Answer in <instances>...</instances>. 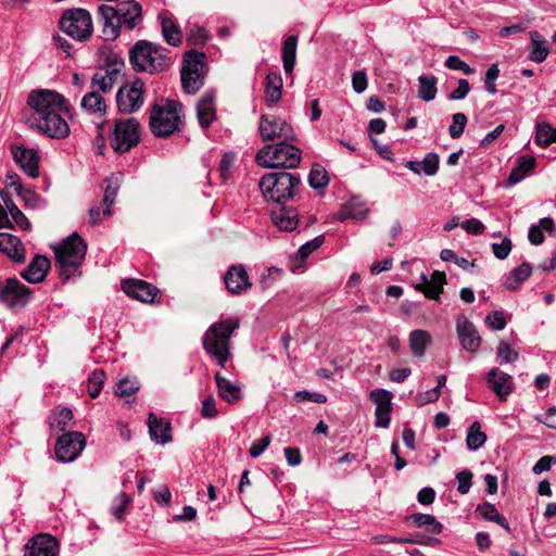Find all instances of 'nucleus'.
I'll list each match as a JSON object with an SVG mask.
<instances>
[{
  "mask_svg": "<svg viewBox=\"0 0 556 556\" xmlns=\"http://www.w3.org/2000/svg\"><path fill=\"white\" fill-rule=\"evenodd\" d=\"M27 104L34 110L33 125L40 134L53 139L70 135V126L62 117V113L68 114L71 111L64 96L49 89L33 90Z\"/></svg>",
  "mask_w": 556,
  "mask_h": 556,
  "instance_id": "nucleus-1",
  "label": "nucleus"
},
{
  "mask_svg": "<svg viewBox=\"0 0 556 556\" xmlns=\"http://www.w3.org/2000/svg\"><path fill=\"white\" fill-rule=\"evenodd\" d=\"M105 39L114 40L119 36L121 28L132 30L142 20V8L135 0L118 2L116 5L102 4L98 9Z\"/></svg>",
  "mask_w": 556,
  "mask_h": 556,
  "instance_id": "nucleus-2",
  "label": "nucleus"
},
{
  "mask_svg": "<svg viewBox=\"0 0 556 556\" xmlns=\"http://www.w3.org/2000/svg\"><path fill=\"white\" fill-rule=\"evenodd\" d=\"M238 328L239 320L228 318L212 324L202 338L203 349L220 367H225L231 356L230 340Z\"/></svg>",
  "mask_w": 556,
  "mask_h": 556,
  "instance_id": "nucleus-3",
  "label": "nucleus"
},
{
  "mask_svg": "<svg viewBox=\"0 0 556 556\" xmlns=\"http://www.w3.org/2000/svg\"><path fill=\"white\" fill-rule=\"evenodd\" d=\"M87 253V243L76 232L64 239L55 249L54 254L60 277L68 280L81 275V264Z\"/></svg>",
  "mask_w": 556,
  "mask_h": 556,
  "instance_id": "nucleus-4",
  "label": "nucleus"
},
{
  "mask_svg": "<svg viewBox=\"0 0 556 556\" xmlns=\"http://www.w3.org/2000/svg\"><path fill=\"white\" fill-rule=\"evenodd\" d=\"M167 49L147 40L137 41L129 51V61L137 72L155 74L169 66Z\"/></svg>",
  "mask_w": 556,
  "mask_h": 556,
  "instance_id": "nucleus-5",
  "label": "nucleus"
},
{
  "mask_svg": "<svg viewBox=\"0 0 556 556\" xmlns=\"http://www.w3.org/2000/svg\"><path fill=\"white\" fill-rule=\"evenodd\" d=\"M258 186L265 199L277 204L294 199L302 184L299 175L282 169L265 174Z\"/></svg>",
  "mask_w": 556,
  "mask_h": 556,
  "instance_id": "nucleus-6",
  "label": "nucleus"
},
{
  "mask_svg": "<svg viewBox=\"0 0 556 556\" xmlns=\"http://www.w3.org/2000/svg\"><path fill=\"white\" fill-rule=\"evenodd\" d=\"M295 140L265 144L256 152L255 162L264 168H295L301 162L302 152Z\"/></svg>",
  "mask_w": 556,
  "mask_h": 556,
  "instance_id": "nucleus-7",
  "label": "nucleus"
},
{
  "mask_svg": "<svg viewBox=\"0 0 556 556\" xmlns=\"http://www.w3.org/2000/svg\"><path fill=\"white\" fill-rule=\"evenodd\" d=\"M182 106L176 101H166L165 104H154L150 111L149 125L155 137L173 135L181 122Z\"/></svg>",
  "mask_w": 556,
  "mask_h": 556,
  "instance_id": "nucleus-8",
  "label": "nucleus"
},
{
  "mask_svg": "<svg viewBox=\"0 0 556 556\" xmlns=\"http://www.w3.org/2000/svg\"><path fill=\"white\" fill-rule=\"evenodd\" d=\"M205 54L195 50L185 53L180 78L184 90L189 94L197 93L204 85Z\"/></svg>",
  "mask_w": 556,
  "mask_h": 556,
  "instance_id": "nucleus-9",
  "label": "nucleus"
},
{
  "mask_svg": "<svg viewBox=\"0 0 556 556\" xmlns=\"http://www.w3.org/2000/svg\"><path fill=\"white\" fill-rule=\"evenodd\" d=\"M140 141V125L134 117L116 119L109 132V142L116 153H125Z\"/></svg>",
  "mask_w": 556,
  "mask_h": 556,
  "instance_id": "nucleus-10",
  "label": "nucleus"
},
{
  "mask_svg": "<svg viewBox=\"0 0 556 556\" xmlns=\"http://www.w3.org/2000/svg\"><path fill=\"white\" fill-rule=\"evenodd\" d=\"M60 28L76 40H85L92 33L91 15L85 9L68 10L60 21Z\"/></svg>",
  "mask_w": 556,
  "mask_h": 556,
  "instance_id": "nucleus-11",
  "label": "nucleus"
},
{
  "mask_svg": "<svg viewBox=\"0 0 556 556\" xmlns=\"http://www.w3.org/2000/svg\"><path fill=\"white\" fill-rule=\"evenodd\" d=\"M146 98L144 83L136 78L123 85L116 93L117 109L123 114H132L143 104Z\"/></svg>",
  "mask_w": 556,
  "mask_h": 556,
  "instance_id": "nucleus-12",
  "label": "nucleus"
},
{
  "mask_svg": "<svg viewBox=\"0 0 556 556\" xmlns=\"http://www.w3.org/2000/svg\"><path fill=\"white\" fill-rule=\"evenodd\" d=\"M258 134L263 141H286L295 140L296 136L292 126L285 119L270 115L263 114L258 123Z\"/></svg>",
  "mask_w": 556,
  "mask_h": 556,
  "instance_id": "nucleus-13",
  "label": "nucleus"
},
{
  "mask_svg": "<svg viewBox=\"0 0 556 556\" xmlns=\"http://www.w3.org/2000/svg\"><path fill=\"white\" fill-rule=\"evenodd\" d=\"M86 445L85 437L78 431H68L62 434L55 443V456L61 463L74 462Z\"/></svg>",
  "mask_w": 556,
  "mask_h": 556,
  "instance_id": "nucleus-14",
  "label": "nucleus"
},
{
  "mask_svg": "<svg viewBox=\"0 0 556 556\" xmlns=\"http://www.w3.org/2000/svg\"><path fill=\"white\" fill-rule=\"evenodd\" d=\"M30 291L18 279L0 281V302L11 309L22 308L29 301Z\"/></svg>",
  "mask_w": 556,
  "mask_h": 556,
  "instance_id": "nucleus-15",
  "label": "nucleus"
},
{
  "mask_svg": "<svg viewBox=\"0 0 556 556\" xmlns=\"http://www.w3.org/2000/svg\"><path fill=\"white\" fill-rule=\"evenodd\" d=\"M59 544L54 536L42 533L33 536L25 545L24 556H58Z\"/></svg>",
  "mask_w": 556,
  "mask_h": 556,
  "instance_id": "nucleus-16",
  "label": "nucleus"
},
{
  "mask_svg": "<svg viewBox=\"0 0 556 556\" xmlns=\"http://www.w3.org/2000/svg\"><path fill=\"white\" fill-rule=\"evenodd\" d=\"M456 331L464 350L475 353L481 345V338L476 326L466 317L459 316L456 320Z\"/></svg>",
  "mask_w": 556,
  "mask_h": 556,
  "instance_id": "nucleus-17",
  "label": "nucleus"
},
{
  "mask_svg": "<svg viewBox=\"0 0 556 556\" xmlns=\"http://www.w3.org/2000/svg\"><path fill=\"white\" fill-rule=\"evenodd\" d=\"M224 283L230 294H241L252 287L249 275L241 264L232 265L227 269Z\"/></svg>",
  "mask_w": 556,
  "mask_h": 556,
  "instance_id": "nucleus-18",
  "label": "nucleus"
},
{
  "mask_svg": "<svg viewBox=\"0 0 556 556\" xmlns=\"http://www.w3.org/2000/svg\"><path fill=\"white\" fill-rule=\"evenodd\" d=\"M123 291L138 301L151 303L159 293V289L140 279H126L122 281Z\"/></svg>",
  "mask_w": 556,
  "mask_h": 556,
  "instance_id": "nucleus-19",
  "label": "nucleus"
},
{
  "mask_svg": "<svg viewBox=\"0 0 556 556\" xmlns=\"http://www.w3.org/2000/svg\"><path fill=\"white\" fill-rule=\"evenodd\" d=\"M12 154L14 161L20 165L26 175L36 178L39 175V156L33 149L23 146H13Z\"/></svg>",
  "mask_w": 556,
  "mask_h": 556,
  "instance_id": "nucleus-20",
  "label": "nucleus"
},
{
  "mask_svg": "<svg viewBox=\"0 0 556 556\" xmlns=\"http://www.w3.org/2000/svg\"><path fill=\"white\" fill-rule=\"evenodd\" d=\"M271 220L277 228L283 231H292L299 224V214L293 206L277 203L271 210Z\"/></svg>",
  "mask_w": 556,
  "mask_h": 556,
  "instance_id": "nucleus-21",
  "label": "nucleus"
},
{
  "mask_svg": "<svg viewBox=\"0 0 556 556\" xmlns=\"http://www.w3.org/2000/svg\"><path fill=\"white\" fill-rule=\"evenodd\" d=\"M488 387L504 401L513 391V377L498 368H492L486 376Z\"/></svg>",
  "mask_w": 556,
  "mask_h": 556,
  "instance_id": "nucleus-22",
  "label": "nucleus"
},
{
  "mask_svg": "<svg viewBox=\"0 0 556 556\" xmlns=\"http://www.w3.org/2000/svg\"><path fill=\"white\" fill-rule=\"evenodd\" d=\"M446 282V277L443 271L435 270L431 277L422 273L420 275V283L416 285V290L421 291L427 298L438 300L443 291V285Z\"/></svg>",
  "mask_w": 556,
  "mask_h": 556,
  "instance_id": "nucleus-23",
  "label": "nucleus"
},
{
  "mask_svg": "<svg viewBox=\"0 0 556 556\" xmlns=\"http://www.w3.org/2000/svg\"><path fill=\"white\" fill-rule=\"evenodd\" d=\"M50 268V261L43 255H36L21 276L30 283L42 281Z\"/></svg>",
  "mask_w": 556,
  "mask_h": 556,
  "instance_id": "nucleus-24",
  "label": "nucleus"
},
{
  "mask_svg": "<svg viewBox=\"0 0 556 556\" xmlns=\"http://www.w3.org/2000/svg\"><path fill=\"white\" fill-rule=\"evenodd\" d=\"M0 251L7 254L12 261L23 263L25 261V250L20 238L16 236L1 232Z\"/></svg>",
  "mask_w": 556,
  "mask_h": 556,
  "instance_id": "nucleus-25",
  "label": "nucleus"
},
{
  "mask_svg": "<svg viewBox=\"0 0 556 556\" xmlns=\"http://www.w3.org/2000/svg\"><path fill=\"white\" fill-rule=\"evenodd\" d=\"M529 36H530V51L528 54V59L531 62L540 64L547 59V56L551 52L549 42L544 38L543 35H541L536 30H531L529 33Z\"/></svg>",
  "mask_w": 556,
  "mask_h": 556,
  "instance_id": "nucleus-26",
  "label": "nucleus"
},
{
  "mask_svg": "<svg viewBox=\"0 0 556 556\" xmlns=\"http://www.w3.org/2000/svg\"><path fill=\"white\" fill-rule=\"evenodd\" d=\"M149 433L153 441L166 444L172 441L170 424L163 418H159L154 413L148 417Z\"/></svg>",
  "mask_w": 556,
  "mask_h": 556,
  "instance_id": "nucleus-27",
  "label": "nucleus"
},
{
  "mask_svg": "<svg viewBox=\"0 0 556 556\" xmlns=\"http://www.w3.org/2000/svg\"><path fill=\"white\" fill-rule=\"evenodd\" d=\"M214 92H205L198 102L197 116L201 127L207 128L215 118Z\"/></svg>",
  "mask_w": 556,
  "mask_h": 556,
  "instance_id": "nucleus-28",
  "label": "nucleus"
},
{
  "mask_svg": "<svg viewBox=\"0 0 556 556\" xmlns=\"http://www.w3.org/2000/svg\"><path fill=\"white\" fill-rule=\"evenodd\" d=\"M215 381L217 386V392L219 397L226 401L229 404H235L241 399V390L240 388L232 383L227 378L223 377L220 372H216Z\"/></svg>",
  "mask_w": 556,
  "mask_h": 556,
  "instance_id": "nucleus-29",
  "label": "nucleus"
},
{
  "mask_svg": "<svg viewBox=\"0 0 556 556\" xmlns=\"http://www.w3.org/2000/svg\"><path fill=\"white\" fill-rule=\"evenodd\" d=\"M535 159L531 155H521L513 167L507 184L514 186L520 182L535 166Z\"/></svg>",
  "mask_w": 556,
  "mask_h": 556,
  "instance_id": "nucleus-30",
  "label": "nucleus"
},
{
  "mask_svg": "<svg viewBox=\"0 0 556 556\" xmlns=\"http://www.w3.org/2000/svg\"><path fill=\"white\" fill-rule=\"evenodd\" d=\"M1 200L4 203V207L10 214L12 220L23 230H27L30 228V223L28 218L24 215V213L17 207L14 203L12 197L4 190L0 191Z\"/></svg>",
  "mask_w": 556,
  "mask_h": 556,
  "instance_id": "nucleus-31",
  "label": "nucleus"
},
{
  "mask_svg": "<svg viewBox=\"0 0 556 556\" xmlns=\"http://www.w3.org/2000/svg\"><path fill=\"white\" fill-rule=\"evenodd\" d=\"M80 108L88 114L102 116L105 114L106 103L97 91H90L83 97Z\"/></svg>",
  "mask_w": 556,
  "mask_h": 556,
  "instance_id": "nucleus-32",
  "label": "nucleus"
},
{
  "mask_svg": "<svg viewBox=\"0 0 556 556\" xmlns=\"http://www.w3.org/2000/svg\"><path fill=\"white\" fill-rule=\"evenodd\" d=\"M531 273L532 268L527 262L515 267L504 278L505 288L511 291L518 289V287L531 276Z\"/></svg>",
  "mask_w": 556,
  "mask_h": 556,
  "instance_id": "nucleus-33",
  "label": "nucleus"
},
{
  "mask_svg": "<svg viewBox=\"0 0 556 556\" xmlns=\"http://www.w3.org/2000/svg\"><path fill=\"white\" fill-rule=\"evenodd\" d=\"M430 343L431 336L426 330L416 329L409 333V348L416 357H422Z\"/></svg>",
  "mask_w": 556,
  "mask_h": 556,
  "instance_id": "nucleus-34",
  "label": "nucleus"
},
{
  "mask_svg": "<svg viewBox=\"0 0 556 556\" xmlns=\"http://www.w3.org/2000/svg\"><path fill=\"white\" fill-rule=\"evenodd\" d=\"M282 79L276 73H269L266 76L265 98L269 104H275L281 99Z\"/></svg>",
  "mask_w": 556,
  "mask_h": 556,
  "instance_id": "nucleus-35",
  "label": "nucleus"
},
{
  "mask_svg": "<svg viewBox=\"0 0 556 556\" xmlns=\"http://www.w3.org/2000/svg\"><path fill=\"white\" fill-rule=\"evenodd\" d=\"M476 511L485 520L500 525L507 533H510L511 530L509 523L506 518L498 513L497 508L493 504L489 502L480 504Z\"/></svg>",
  "mask_w": 556,
  "mask_h": 556,
  "instance_id": "nucleus-36",
  "label": "nucleus"
},
{
  "mask_svg": "<svg viewBox=\"0 0 556 556\" xmlns=\"http://www.w3.org/2000/svg\"><path fill=\"white\" fill-rule=\"evenodd\" d=\"M416 527L424 528L427 532L432 534H440L443 526L437 520L433 515L430 514H413L408 517Z\"/></svg>",
  "mask_w": 556,
  "mask_h": 556,
  "instance_id": "nucleus-37",
  "label": "nucleus"
},
{
  "mask_svg": "<svg viewBox=\"0 0 556 556\" xmlns=\"http://www.w3.org/2000/svg\"><path fill=\"white\" fill-rule=\"evenodd\" d=\"M118 68H113L111 72L96 73L91 79L92 91H101L106 93L113 89Z\"/></svg>",
  "mask_w": 556,
  "mask_h": 556,
  "instance_id": "nucleus-38",
  "label": "nucleus"
},
{
  "mask_svg": "<svg viewBox=\"0 0 556 556\" xmlns=\"http://www.w3.org/2000/svg\"><path fill=\"white\" fill-rule=\"evenodd\" d=\"M298 37L288 36L282 46V63L287 74L292 73L296 59Z\"/></svg>",
  "mask_w": 556,
  "mask_h": 556,
  "instance_id": "nucleus-39",
  "label": "nucleus"
},
{
  "mask_svg": "<svg viewBox=\"0 0 556 556\" xmlns=\"http://www.w3.org/2000/svg\"><path fill=\"white\" fill-rule=\"evenodd\" d=\"M160 20L162 34L166 42L174 47L178 46L181 42V33L178 26L170 17L166 15L161 14Z\"/></svg>",
  "mask_w": 556,
  "mask_h": 556,
  "instance_id": "nucleus-40",
  "label": "nucleus"
},
{
  "mask_svg": "<svg viewBox=\"0 0 556 556\" xmlns=\"http://www.w3.org/2000/svg\"><path fill=\"white\" fill-rule=\"evenodd\" d=\"M418 81V97L426 102L434 100L437 96V77L433 75H420Z\"/></svg>",
  "mask_w": 556,
  "mask_h": 556,
  "instance_id": "nucleus-41",
  "label": "nucleus"
},
{
  "mask_svg": "<svg viewBox=\"0 0 556 556\" xmlns=\"http://www.w3.org/2000/svg\"><path fill=\"white\" fill-rule=\"evenodd\" d=\"M486 434L481 431L479 421H473L467 430L466 446L470 451H477L484 445Z\"/></svg>",
  "mask_w": 556,
  "mask_h": 556,
  "instance_id": "nucleus-42",
  "label": "nucleus"
},
{
  "mask_svg": "<svg viewBox=\"0 0 556 556\" xmlns=\"http://www.w3.org/2000/svg\"><path fill=\"white\" fill-rule=\"evenodd\" d=\"M308 184L316 191L326 189L329 184L327 170L320 165H314L308 174Z\"/></svg>",
  "mask_w": 556,
  "mask_h": 556,
  "instance_id": "nucleus-43",
  "label": "nucleus"
},
{
  "mask_svg": "<svg viewBox=\"0 0 556 556\" xmlns=\"http://www.w3.org/2000/svg\"><path fill=\"white\" fill-rule=\"evenodd\" d=\"M556 136V128L547 122L536 124L535 142L543 147H549L554 143L553 138Z\"/></svg>",
  "mask_w": 556,
  "mask_h": 556,
  "instance_id": "nucleus-44",
  "label": "nucleus"
},
{
  "mask_svg": "<svg viewBox=\"0 0 556 556\" xmlns=\"http://www.w3.org/2000/svg\"><path fill=\"white\" fill-rule=\"evenodd\" d=\"M105 380V372L102 369H96L88 379V393L92 399L99 396Z\"/></svg>",
  "mask_w": 556,
  "mask_h": 556,
  "instance_id": "nucleus-45",
  "label": "nucleus"
},
{
  "mask_svg": "<svg viewBox=\"0 0 556 556\" xmlns=\"http://www.w3.org/2000/svg\"><path fill=\"white\" fill-rule=\"evenodd\" d=\"M518 352L514 350L507 342L501 341L497 346L496 362L500 365L510 364L518 359Z\"/></svg>",
  "mask_w": 556,
  "mask_h": 556,
  "instance_id": "nucleus-46",
  "label": "nucleus"
},
{
  "mask_svg": "<svg viewBox=\"0 0 556 556\" xmlns=\"http://www.w3.org/2000/svg\"><path fill=\"white\" fill-rule=\"evenodd\" d=\"M139 388L140 384L136 378L126 377L118 381L115 394L119 397L131 396L139 390Z\"/></svg>",
  "mask_w": 556,
  "mask_h": 556,
  "instance_id": "nucleus-47",
  "label": "nucleus"
},
{
  "mask_svg": "<svg viewBox=\"0 0 556 556\" xmlns=\"http://www.w3.org/2000/svg\"><path fill=\"white\" fill-rule=\"evenodd\" d=\"M72 419V410L67 407H63L53 415L50 425L52 428H56L60 431H64Z\"/></svg>",
  "mask_w": 556,
  "mask_h": 556,
  "instance_id": "nucleus-48",
  "label": "nucleus"
},
{
  "mask_svg": "<svg viewBox=\"0 0 556 556\" xmlns=\"http://www.w3.org/2000/svg\"><path fill=\"white\" fill-rule=\"evenodd\" d=\"M467 116L464 113H455L452 117V124L448 127L450 136L453 139L459 138L466 128Z\"/></svg>",
  "mask_w": 556,
  "mask_h": 556,
  "instance_id": "nucleus-49",
  "label": "nucleus"
},
{
  "mask_svg": "<svg viewBox=\"0 0 556 556\" xmlns=\"http://www.w3.org/2000/svg\"><path fill=\"white\" fill-rule=\"evenodd\" d=\"M439 163L440 157L437 153H427L424 160L420 161L422 173H425L427 176H434L438 173Z\"/></svg>",
  "mask_w": 556,
  "mask_h": 556,
  "instance_id": "nucleus-50",
  "label": "nucleus"
},
{
  "mask_svg": "<svg viewBox=\"0 0 556 556\" xmlns=\"http://www.w3.org/2000/svg\"><path fill=\"white\" fill-rule=\"evenodd\" d=\"M370 400L376 408H391L392 393L384 389H376L370 392Z\"/></svg>",
  "mask_w": 556,
  "mask_h": 556,
  "instance_id": "nucleus-51",
  "label": "nucleus"
},
{
  "mask_svg": "<svg viewBox=\"0 0 556 556\" xmlns=\"http://www.w3.org/2000/svg\"><path fill=\"white\" fill-rule=\"evenodd\" d=\"M500 76V68L497 64H492L484 77V88L490 94H495L497 92L496 89V80Z\"/></svg>",
  "mask_w": 556,
  "mask_h": 556,
  "instance_id": "nucleus-52",
  "label": "nucleus"
},
{
  "mask_svg": "<svg viewBox=\"0 0 556 556\" xmlns=\"http://www.w3.org/2000/svg\"><path fill=\"white\" fill-rule=\"evenodd\" d=\"M485 324L495 331L503 330L506 327V319L502 311H493L485 317Z\"/></svg>",
  "mask_w": 556,
  "mask_h": 556,
  "instance_id": "nucleus-53",
  "label": "nucleus"
},
{
  "mask_svg": "<svg viewBox=\"0 0 556 556\" xmlns=\"http://www.w3.org/2000/svg\"><path fill=\"white\" fill-rule=\"evenodd\" d=\"M325 241V238L323 235L315 237L313 240L307 241L306 243L302 244L301 248L298 251V256H300L301 261H304L306 257H308L309 254H312L315 250L320 248Z\"/></svg>",
  "mask_w": 556,
  "mask_h": 556,
  "instance_id": "nucleus-54",
  "label": "nucleus"
},
{
  "mask_svg": "<svg viewBox=\"0 0 556 556\" xmlns=\"http://www.w3.org/2000/svg\"><path fill=\"white\" fill-rule=\"evenodd\" d=\"M130 503V498L125 493H119L113 504H112V514L118 519H123V516L125 514V510Z\"/></svg>",
  "mask_w": 556,
  "mask_h": 556,
  "instance_id": "nucleus-55",
  "label": "nucleus"
},
{
  "mask_svg": "<svg viewBox=\"0 0 556 556\" xmlns=\"http://www.w3.org/2000/svg\"><path fill=\"white\" fill-rule=\"evenodd\" d=\"M219 412L216 408V400L210 395L202 401L201 416L205 419H214L218 416Z\"/></svg>",
  "mask_w": 556,
  "mask_h": 556,
  "instance_id": "nucleus-56",
  "label": "nucleus"
},
{
  "mask_svg": "<svg viewBox=\"0 0 556 556\" xmlns=\"http://www.w3.org/2000/svg\"><path fill=\"white\" fill-rule=\"evenodd\" d=\"M117 190H118V187L117 186H112L111 184H109L105 188V191H104V195H103V203L105 204V210L103 211V216L104 217H110L112 212H111V206L114 204L115 202V199H116V195H117Z\"/></svg>",
  "mask_w": 556,
  "mask_h": 556,
  "instance_id": "nucleus-57",
  "label": "nucleus"
},
{
  "mask_svg": "<svg viewBox=\"0 0 556 556\" xmlns=\"http://www.w3.org/2000/svg\"><path fill=\"white\" fill-rule=\"evenodd\" d=\"M494 256L498 260H505L513 248L511 240L504 238L501 243H492L491 245Z\"/></svg>",
  "mask_w": 556,
  "mask_h": 556,
  "instance_id": "nucleus-58",
  "label": "nucleus"
},
{
  "mask_svg": "<svg viewBox=\"0 0 556 556\" xmlns=\"http://www.w3.org/2000/svg\"><path fill=\"white\" fill-rule=\"evenodd\" d=\"M458 482L457 491L460 494H467L471 486L472 473L469 469H464L456 475Z\"/></svg>",
  "mask_w": 556,
  "mask_h": 556,
  "instance_id": "nucleus-59",
  "label": "nucleus"
},
{
  "mask_svg": "<svg viewBox=\"0 0 556 556\" xmlns=\"http://www.w3.org/2000/svg\"><path fill=\"white\" fill-rule=\"evenodd\" d=\"M294 400L296 402L311 401L314 403L323 404L327 401V397L323 393L309 392V391H296L294 393Z\"/></svg>",
  "mask_w": 556,
  "mask_h": 556,
  "instance_id": "nucleus-60",
  "label": "nucleus"
},
{
  "mask_svg": "<svg viewBox=\"0 0 556 556\" xmlns=\"http://www.w3.org/2000/svg\"><path fill=\"white\" fill-rule=\"evenodd\" d=\"M457 88L454 89L450 94L448 99L453 101L463 100L467 97L470 91V85L467 79L460 78L457 81Z\"/></svg>",
  "mask_w": 556,
  "mask_h": 556,
  "instance_id": "nucleus-61",
  "label": "nucleus"
},
{
  "mask_svg": "<svg viewBox=\"0 0 556 556\" xmlns=\"http://www.w3.org/2000/svg\"><path fill=\"white\" fill-rule=\"evenodd\" d=\"M368 85L367 75L364 71H356L352 75V87L356 93H362Z\"/></svg>",
  "mask_w": 556,
  "mask_h": 556,
  "instance_id": "nucleus-62",
  "label": "nucleus"
},
{
  "mask_svg": "<svg viewBox=\"0 0 556 556\" xmlns=\"http://www.w3.org/2000/svg\"><path fill=\"white\" fill-rule=\"evenodd\" d=\"M441 391L435 388L421 392L416 396V403L418 406H425L427 404L435 402L440 397Z\"/></svg>",
  "mask_w": 556,
  "mask_h": 556,
  "instance_id": "nucleus-63",
  "label": "nucleus"
},
{
  "mask_svg": "<svg viewBox=\"0 0 556 556\" xmlns=\"http://www.w3.org/2000/svg\"><path fill=\"white\" fill-rule=\"evenodd\" d=\"M468 233L479 236L484 232V225L477 218H469L460 224Z\"/></svg>",
  "mask_w": 556,
  "mask_h": 556,
  "instance_id": "nucleus-64",
  "label": "nucleus"
}]
</instances>
